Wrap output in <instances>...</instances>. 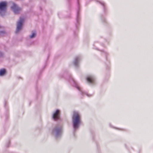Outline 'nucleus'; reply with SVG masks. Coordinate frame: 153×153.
<instances>
[{
    "mask_svg": "<svg viewBox=\"0 0 153 153\" xmlns=\"http://www.w3.org/2000/svg\"><path fill=\"white\" fill-rule=\"evenodd\" d=\"M72 121L73 127L75 131L77 129L80 123V117L79 113L76 111H74L72 117Z\"/></svg>",
    "mask_w": 153,
    "mask_h": 153,
    "instance_id": "nucleus-1",
    "label": "nucleus"
},
{
    "mask_svg": "<svg viewBox=\"0 0 153 153\" xmlns=\"http://www.w3.org/2000/svg\"><path fill=\"white\" fill-rule=\"evenodd\" d=\"M7 3L5 2L2 1L0 2V14L2 16L4 14L6 9Z\"/></svg>",
    "mask_w": 153,
    "mask_h": 153,
    "instance_id": "nucleus-2",
    "label": "nucleus"
},
{
    "mask_svg": "<svg viewBox=\"0 0 153 153\" xmlns=\"http://www.w3.org/2000/svg\"><path fill=\"white\" fill-rule=\"evenodd\" d=\"M24 21V18H21L17 23V28L16 31V33H18L21 30L23 22Z\"/></svg>",
    "mask_w": 153,
    "mask_h": 153,
    "instance_id": "nucleus-3",
    "label": "nucleus"
},
{
    "mask_svg": "<svg viewBox=\"0 0 153 153\" xmlns=\"http://www.w3.org/2000/svg\"><path fill=\"white\" fill-rule=\"evenodd\" d=\"M11 8L15 14L19 13L21 10V8L19 7L17 5L14 3H13V6L11 7Z\"/></svg>",
    "mask_w": 153,
    "mask_h": 153,
    "instance_id": "nucleus-4",
    "label": "nucleus"
},
{
    "mask_svg": "<svg viewBox=\"0 0 153 153\" xmlns=\"http://www.w3.org/2000/svg\"><path fill=\"white\" fill-rule=\"evenodd\" d=\"M53 131L56 138H57L61 135L62 133V129L61 128H55L54 129Z\"/></svg>",
    "mask_w": 153,
    "mask_h": 153,
    "instance_id": "nucleus-5",
    "label": "nucleus"
},
{
    "mask_svg": "<svg viewBox=\"0 0 153 153\" xmlns=\"http://www.w3.org/2000/svg\"><path fill=\"white\" fill-rule=\"evenodd\" d=\"M59 110H57L53 114V118L54 120H56L59 119Z\"/></svg>",
    "mask_w": 153,
    "mask_h": 153,
    "instance_id": "nucleus-6",
    "label": "nucleus"
},
{
    "mask_svg": "<svg viewBox=\"0 0 153 153\" xmlns=\"http://www.w3.org/2000/svg\"><path fill=\"white\" fill-rule=\"evenodd\" d=\"M86 79L88 82L91 83H93L94 80V78L93 76L91 75L88 76Z\"/></svg>",
    "mask_w": 153,
    "mask_h": 153,
    "instance_id": "nucleus-7",
    "label": "nucleus"
},
{
    "mask_svg": "<svg viewBox=\"0 0 153 153\" xmlns=\"http://www.w3.org/2000/svg\"><path fill=\"white\" fill-rule=\"evenodd\" d=\"M80 59L79 57H76L75 59V60L74 62V64L75 66H77L78 62Z\"/></svg>",
    "mask_w": 153,
    "mask_h": 153,
    "instance_id": "nucleus-8",
    "label": "nucleus"
},
{
    "mask_svg": "<svg viewBox=\"0 0 153 153\" xmlns=\"http://www.w3.org/2000/svg\"><path fill=\"white\" fill-rule=\"evenodd\" d=\"M5 72V70L4 69H2L0 70V76L4 75Z\"/></svg>",
    "mask_w": 153,
    "mask_h": 153,
    "instance_id": "nucleus-9",
    "label": "nucleus"
},
{
    "mask_svg": "<svg viewBox=\"0 0 153 153\" xmlns=\"http://www.w3.org/2000/svg\"><path fill=\"white\" fill-rule=\"evenodd\" d=\"M73 86L74 87H75L76 88H77L80 91H81V89L80 88L77 84L75 82H74V84H73Z\"/></svg>",
    "mask_w": 153,
    "mask_h": 153,
    "instance_id": "nucleus-10",
    "label": "nucleus"
},
{
    "mask_svg": "<svg viewBox=\"0 0 153 153\" xmlns=\"http://www.w3.org/2000/svg\"><path fill=\"white\" fill-rule=\"evenodd\" d=\"M36 35V31H34L33 32L32 34L30 36V37L31 38H33Z\"/></svg>",
    "mask_w": 153,
    "mask_h": 153,
    "instance_id": "nucleus-11",
    "label": "nucleus"
},
{
    "mask_svg": "<svg viewBox=\"0 0 153 153\" xmlns=\"http://www.w3.org/2000/svg\"><path fill=\"white\" fill-rule=\"evenodd\" d=\"M81 94H82V95H84V94L86 95L88 97H91V95L88 94L87 93L82 92V91Z\"/></svg>",
    "mask_w": 153,
    "mask_h": 153,
    "instance_id": "nucleus-12",
    "label": "nucleus"
},
{
    "mask_svg": "<svg viewBox=\"0 0 153 153\" xmlns=\"http://www.w3.org/2000/svg\"><path fill=\"white\" fill-rule=\"evenodd\" d=\"M100 3L103 6H104L105 3L103 2H100Z\"/></svg>",
    "mask_w": 153,
    "mask_h": 153,
    "instance_id": "nucleus-13",
    "label": "nucleus"
},
{
    "mask_svg": "<svg viewBox=\"0 0 153 153\" xmlns=\"http://www.w3.org/2000/svg\"><path fill=\"white\" fill-rule=\"evenodd\" d=\"M1 27L0 26V28H1ZM4 33V31H0V35H1V34L2 33Z\"/></svg>",
    "mask_w": 153,
    "mask_h": 153,
    "instance_id": "nucleus-14",
    "label": "nucleus"
},
{
    "mask_svg": "<svg viewBox=\"0 0 153 153\" xmlns=\"http://www.w3.org/2000/svg\"><path fill=\"white\" fill-rule=\"evenodd\" d=\"M2 55V53L1 52H0V56Z\"/></svg>",
    "mask_w": 153,
    "mask_h": 153,
    "instance_id": "nucleus-15",
    "label": "nucleus"
}]
</instances>
